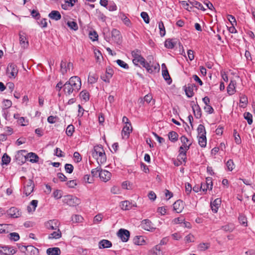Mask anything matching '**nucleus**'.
I'll list each match as a JSON object with an SVG mask.
<instances>
[{"mask_svg": "<svg viewBox=\"0 0 255 255\" xmlns=\"http://www.w3.org/2000/svg\"><path fill=\"white\" fill-rule=\"evenodd\" d=\"M83 220V217L79 215H75L72 217V221L74 223L82 222Z\"/></svg>", "mask_w": 255, "mask_h": 255, "instance_id": "603ef678", "label": "nucleus"}, {"mask_svg": "<svg viewBox=\"0 0 255 255\" xmlns=\"http://www.w3.org/2000/svg\"><path fill=\"white\" fill-rule=\"evenodd\" d=\"M162 252L160 249V246L156 245L149 252V255H162Z\"/></svg>", "mask_w": 255, "mask_h": 255, "instance_id": "cd10ccee", "label": "nucleus"}, {"mask_svg": "<svg viewBox=\"0 0 255 255\" xmlns=\"http://www.w3.org/2000/svg\"><path fill=\"white\" fill-rule=\"evenodd\" d=\"M234 136L235 137V142L238 144H240L241 143V139L239 134L237 133V131L236 129L234 130Z\"/></svg>", "mask_w": 255, "mask_h": 255, "instance_id": "bf43d9fd", "label": "nucleus"}, {"mask_svg": "<svg viewBox=\"0 0 255 255\" xmlns=\"http://www.w3.org/2000/svg\"><path fill=\"white\" fill-rule=\"evenodd\" d=\"M119 17L121 18L124 23L128 27H131L132 24L129 19L123 12H120L119 14Z\"/></svg>", "mask_w": 255, "mask_h": 255, "instance_id": "6ab92c4d", "label": "nucleus"}, {"mask_svg": "<svg viewBox=\"0 0 255 255\" xmlns=\"http://www.w3.org/2000/svg\"><path fill=\"white\" fill-rule=\"evenodd\" d=\"M31 15L32 17L36 19H39L40 18V14L39 12L36 10L33 9L31 11Z\"/></svg>", "mask_w": 255, "mask_h": 255, "instance_id": "69168bd1", "label": "nucleus"}, {"mask_svg": "<svg viewBox=\"0 0 255 255\" xmlns=\"http://www.w3.org/2000/svg\"><path fill=\"white\" fill-rule=\"evenodd\" d=\"M122 210H128L131 209L132 205L131 203L128 201H124L121 203L120 205Z\"/></svg>", "mask_w": 255, "mask_h": 255, "instance_id": "c756f323", "label": "nucleus"}, {"mask_svg": "<svg viewBox=\"0 0 255 255\" xmlns=\"http://www.w3.org/2000/svg\"><path fill=\"white\" fill-rule=\"evenodd\" d=\"M180 140L181 142L182 143V146H184L186 150H188L190 148L191 143H190L189 145H187L186 143L189 141L188 139L185 135H182L180 137Z\"/></svg>", "mask_w": 255, "mask_h": 255, "instance_id": "e433bc0d", "label": "nucleus"}, {"mask_svg": "<svg viewBox=\"0 0 255 255\" xmlns=\"http://www.w3.org/2000/svg\"><path fill=\"white\" fill-rule=\"evenodd\" d=\"M240 223L244 226H247V220L245 216L240 215L238 218Z\"/></svg>", "mask_w": 255, "mask_h": 255, "instance_id": "8fccbe9b", "label": "nucleus"}, {"mask_svg": "<svg viewBox=\"0 0 255 255\" xmlns=\"http://www.w3.org/2000/svg\"><path fill=\"white\" fill-rule=\"evenodd\" d=\"M113 40L117 44L122 41V36L120 31L117 29H113L111 32Z\"/></svg>", "mask_w": 255, "mask_h": 255, "instance_id": "ddd939ff", "label": "nucleus"}, {"mask_svg": "<svg viewBox=\"0 0 255 255\" xmlns=\"http://www.w3.org/2000/svg\"><path fill=\"white\" fill-rule=\"evenodd\" d=\"M222 229L226 232H232L235 229V226L233 224H228L222 227Z\"/></svg>", "mask_w": 255, "mask_h": 255, "instance_id": "72a5a7b5", "label": "nucleus"}, {"mask_svg": "<svg viewBox=\"0 0 255 255\" xmlns=\"http://www.w3.org/2000/svg\"><path fill=\"white\" fill-rule=\"evenodd\" d=\"M143 241V240L142 238V237H138L136 236L134 239H133V243L134 244L137 245H141L142 243L141 242Z\"/></svg>", "mask_w": 255, "mask_h": 255, "instance_id": "774afa93", "label": "nucleus"}, {"mask_svg": "<svg viewBox=\"0 0 255 255\" xmlns=\"http://www.w3.org/2000/svg\"><path fill=\"white\" fill-rule=\"evenodd\" d=\"M227 18L228 20L230 22L232 25H237L236 20L235 19V17L233 15L228 14L227 15Z\"/></svg>", "mask_w": 255, "mask_h": 255, "instance_id": "338daca9", "label": "nucleus"}, {"mask_svg": "<svg viewBox=\"0 0 255 255\" xmlns=\"http://www.w3.org/2000/svg\"><path fill=\"white\" fill-rule=\"evenodd\" d=\"M197 132H198V135H206V130L205 127L202 125L200 124L198 126V127L197 128Z\"/></svg>", "mask_w": 255, "mask_h": 255, "instance_id": "a19ab883", "label": "nucleus"}, {"mask_svg": "<svg viewBox=\"0 0 255 255\" xmlns=\"http://www.w3.org/2000/svg\"><path fill=\"white\" fill-rule=\"evenodd\" d=\"M34 188V183L32 179H28L24 185L23 193L26 196H29L33 191Z\"/></svg>", "mask_w": 255, "mask_h": 255, "instance_id": "39448f33", "label": "nucleus"}, {"mask_svg": "<svg viewBox=\"0 0 255 255\" xmlns=\"http://www.w3.org/2000/svg\"><path fill=\"white\" fill-rule=\"evenodd\" d=\"M48 16L52 19L58 20L61 18L60 13L57 10H52L49 13Z\"/></svg>", "mask_w": 255, "mask_h": 255, "instance_id": "a878e982", "label": "nucleus"}, {"mask_svg": "<svg viewBox=\"0 0 255 255\" xmlns=\"http://www.w3.org/2000/svg\"><path fill=\"white\" fill-rule=\"evenodd\" d=\"M158 28L160 30V34L161 36H164L165 34V29L164 26V24L162 21L159 22Z\"/></svg>", "mask_w": 255, "mask_h": 255, "instance_id": "a18cd8bd", "label": "nucleus"}, {"mask_svg": "<svg viewBox=\"0 0 255 255\" xmlns=\"http://www.w3.org/2000/svg\"><path fill=\"white\" fill-rule=\"evenodd\" d=\"M190 4L193 7H195L198 9H201L203 11L205 10V8L203 7V5L197 1H189Z\"/></svg>", "mask_w": 255, "mask_h": 255, "instance_id": "f704fd0d", "label": "nucleus"}, {"mask_svg": "<svg viewBox=\"0 0 255 255\" xmlns=\"http://www.w3.org/2000/svg\"><path fill=\"white\" fill-rule=\"evenodd\" d=\"M116 62L118 65L124 69H128L129 68L128 64L122 60L118 59Z\"/></svg>", "mask_w": 255, "mask_h": 255, "instance_id": "09e8293b", "label": "nucleus"}, {"mask_svg": "<svg viewBox=\"0 0 255 255\" xmlns=\"http://www.w3.org/2000/svg\"><path fill=\"white\" fill-rule=\"evenodd\" d=\"M8 226L7 224H0V233H8Z\"/></svg>", "mask_w": 255, "mask_h": 255, "instance_id": "de8ad7c7", "label": "nucleus"}, {"mask_svg": "<svg viewBox=\"0 0 255 255\" xmlns=\"http://www.w3.org/2000/svg\"><path fill=\"white\" fill-rule=\"evenodd\" d=\"M46 253L48 255H60L61 251L57 247L50 248L47 249Z\"/></svg>", "mask_w": 255, "mask_h": 255, "instance_id": "5701e85b", "label": "nucleus"}, {"mask_svg": "<svg viewBox=\"0 0 255 255\" xmlns=\"http://www.w3.org/2000/svg\"><path fill=\"white\" fill-rule=\"evenodd\" d=\"M244 118L247 121L249 125L253 123V116L249 112H246L244 114Z\"/></svg>", "mask_w": 255, "mask_h": 255, "instance_id": "79ce46f5", "label": "nucleus"}, {"mask_svg": "<svg viewBox=\"0 0 255 255\" xmlns=\"http://www.w3.org/2000/svg\"><path fill=\"white\" fill-rule=\"evenodd\" d=\"M67 25L71 29L77 30L78 29L77 23L74 21H68Z\"/></svg>", "mask_w": 255, "mask_h": 255, "instance_id": "3c124183", "label": "nucleus"}, {"mask_svg": "<svg viewBox=\"0 0 255 255\" xmlns=\"http://www.w3.org/2000/svg\"><path fill=\"white\" fill-rule=\"evenodd\" d=\"M141 226L142 229L148 231L152 232L155 230V228L153 226V224L147 219L142 221Z\"/></svg>", "mask_w": 255, "mask_h": 255, "instance_id": "9d476101", "label": "nucleus"}, {"mask_svg": "<svg viewBox=\"0 0 255 255\" xmlns=\"http://www.w3.org/2000/svg\"><path fill=\"white\" fill-rule=\"evenodd\" d=\"M11 158L6 153H4L1 158L2 164L7 165L10 162Z\"/></svg>", "mask_w": 255, "mask_h": 255, "instance_id": "37998d69", "label": "nucleus"}, {"mask_svg": "<svg viewBox=\"0 0 255 255\" xmlns=\"http://www.w3.org/2000/svg\"><path fill=\"white\" fill-rule=\"evenodd\" d=\"M236 82L235 81L231 80L229 85L227 87V92L230 95H233L235 92V85Z\"/></svg>", "mask_w": 255, "mask_h": 255, "instance_id": "393cba45", "label": "nucleus"}, {"mask_svg": "<svg viewBox=\"0 0 255 255\" xmlns=\"http://www.w3.org/2000/svg\"><path fill=\"white\" fill-rule=\"evenodd\" d=\"M198 143L202 147H205L206 146L207 139L206 135H198Z\"/></svg>", "mask_w": 255, "mask_h": 255, "instance_id": "473e14b6", "label": "nucleus"}, {"mask_svg": "<svg viewBox=\"0 0 255 255\" xmlns=\"http://www.w3.org/2000/svg\"><path fill=\"white\" fill-rule=\"evenodd\" d=\"M89 37L93 41L98 40V35L95 31H90L89 33Z\"/></svg>", "mask_w": 255, "mask_h": 255, "instance_id": "6e6d98bb", "label": "nucleus"}, {"mask_svg": "<svg viewBox=\"0 0 255 255\" xmlns=\"http://www.w3.org/2000/svg\"><path fill=\"white\" fill-rule=\"evenodd\" d=\"M221 202V199L219 198H217L213 202L211 203V208L214 213H216L218 212V210L220 206Z\"/></svg>", "mask_w": 255, "mask_h": 255, "instance_id": "f3484780", "label": "nucleus"}, {"mask_svg": "<svg viewBox=\"0 0 255 255\" xmlns=\"http://www.w3.org/2000/svg\"><path fill=\"white\" fill-rule=\"evenodd\" d=\"M106 73V79H104V76H101V78L102 80H103L105 82L109 83L110 79L111 78H112V77L114 74V71L112 68H111L110 67H109L107 68Z\"/></svg>", "mask_w": 255, "mask_h": 255, "instance_id": "dca6fc26", "label": "nucleus"}, {"mask_svg": "<svg viewBox=\"0 0 255 255\" xmlns=\"http://www.w3.org/2000/svg\"><path fill=\"white\" fill-rule=\"evenodd\" d=\"M162 76L165 80L166 81L168 84H170L171 83L172 80L166 68L165 70L162 71Z\"/></svg>", "mask_w": 255, "mask_h": 255, "instance_id": "4c0bfd02", "label": "nucleus"}, {"mask_svg": "<svg viewBox=\"0 0 255 255\" xmlns=\"http://www.w3.org/2000/svg\"><path fill=\"white\" fill-rule=\"evenodd\" d=\"M176 44V42L175 41H174L173 39H168L165 40L164 42V46L167 48L173 49L174 47Z\"/></svg>", "mask_w": 255, "mask_h": 255, "instance_id": "2f4dec72", "label": "nucleus"}, {"mask_svg": "<svg viewBox=\"0 0 255 255\" xmlns=\"http://www.w3.org/2000/svg\"><path fill=\"white\" fill-rule=\"evenodd\" d=\"M140 16L146 23H149V18L147 12L144 11L141 12L140 13Z\"/></svg>", "mask_w": 255, "mask_h": 255, "instance_id": "5fc2aeb1", "label": "nucleus"}, {"mask_svg": "<svg viewBox=\"0 0 255 255\" xmlns=\"http://www.w3.org/2000/svg\"><path fill=\"white\" fill-rule=\"evenodd\" d=\"M7 213L10 217L13 218H18L21 215V212L20 211V210L14 207H11L9 210H7Z\"/></svg>", "mask_w": 255, "mask_h": 255, "instance_id": "1a4fd4ad", "label": "nucleus"}, {"mask_svg": "<svg viewBox=\"0 0 255 255\" xmlns=\"http://www.w3.org/2000/svg\"><path fill=\"white\" fill-rule=\"evenodd\" d=\"M80 97L85 102L89 100V93L86 90L82 91L80 93Z\"/></svg>", "mask_w": 255, "mask_h": 255, "instance_id": "ea45409f", "label": "nucleus"}, {"mask_svg": "<svg viewBox=\"0 0 255 255\" xmlns=\"http://www.w3.org/2000/svg\"><path fill=\"white\" fill-rule=\"evenodd\" d=\"M92 155L93 158L97 159L99 165L106 161V155L104 149L101 145L94 146L92 152Z\"/></svg>", "mask_w": 255, "mask_h": 255, "instance_id": "f257e3e1", "label": "nucleus"}, {"mask_svg": "<svg viewBox=\"0 0 255 255\" xmlns=\"http://www.w3.org/2000/svg\"><path fill=\"white\" fill-rule=\"evenodd\" d=\"M174 210L177 213H181L184 209V203L181 200H178L173 205Z\"/></svg>", "mask_w": 255, "mask_h": 255, "instance_id": "2eb2a0df", "label": "nucleus"}, {"mask_svg": "<svg viewBox=\"0 0 255 255\" xmlns=\"http://www.w3.org/2000/svg\"><path fill=\"white\" fill-rule=\"evenodd\" d=\"M9 239L13 241H17L19 240L20 237L18 233L15 232H13L10 233L9 235Z\"/></svg>", "mask_w": 255, "mask_h": 255, "instance_id": "c03bdc74", "label": "nucleus"}, {"mask_svg": "<svg viewBox=\"0 0 255 255\" xmlns=\"http://www.w3.org/2000/svg\"><path fill=\"white\" fill-rule=\"evenodd\" d=\"M118 236L121 238L123 242H127L129 239L130 233L127 230L121 229L118 232Z\"/></svg>", "mask_w": 255, "mask_h": 255, "instance_id": "0eeeda50", "label": "nucleus"}, {"mask_svg": "<svg viewBox=\"0 0 255 255\" xmlns=\"http://www.w3.org/2000/svg\"><path fill=\"white\" fill-rule=\"evenodd\" d=\"M6 73H9L11 77L15 78L18 73L17 66L13 63L9 64L7 67Z\"/></svg>", "mask_w": 255, "mask_h": 255, "instance_id": "6e6552de", "label": "nucleus"}, {"mask_svg": "<svg viewBox=\"0 0 255 255\" xmlns=\"http://www.w3.org/2000/svg\"><path fill=\"white\" fill-rule=\"evenodd\" d=\"M192 108L193 111L194 116L197 119H200L202 116L201 110L198 104L192 105Z\"/></svg>", "mask_w": 255, "mask_h": 255, "instance_id": "a211bd4d", "label": "nucleus"}, {"mask_svg": "<svg viewBox=\"0 0 255 255\" xmlns=\"http://www.w3.org/2000/svg\"><path fill=\"white\" fill-rule=\"evenodd\" d=\"M62 236V234L59 229H58L57 231H54L51 234L49 235V239H58Z\"/></svg>", "mask_w": 255, "mask_h": 255, "instance_id": "7c9ffc66", "label": "nucleus"}, {"mask_svg": "<svg viewBox=\"0 0 255 255\" xmlns=\"http://www.w3.org/2000/svg\"><path fill=\"white\" fill-rule=\"evenodd\" d=\"M112 246L111 242L107 240H102L99 243L100 249L109 248Z\"/></svg>", "mask_w": 255, "mask_h": 255, "instance_id": "b1692460", "label": "nucleus"}, {"mask_svg": "<svg viewBox=\"0 0 255 255\" xmlns=\"http://www.w3.org/2000/svg\"><path fill=\"white\" fill-rule=\"evenodd\" d=\"M98 76L96 74H93V75H89L88 77V81L91 83H95L98 80Z\"/></svg>", "mask_w": 255, "mask_h": 255, "instance_id": "4d7b16f0", "label": "nucleus"}, {"mask_svg": "<svg viewBox=\"0 0 255 255\" xmlns=\"http://www.w3.org/2000/svg\"><path fill=\"white\" fill-rule=\"evenodd\" d=\"M60 71L62 74H64L67 72L66 63L63 61L61 62Z\"/></svg>", "mask_w": 255, "mask_h": 255, "instance_id": "e2e57ef3", "label": "nucleus"}, {"mask_svg": "<svg viewBox=\"0 0 255 255\" xmlns=\"http://www.w3.org/2000/svg\"><path fill=\"white\" fill-rule=\"evenodd\" d=\"M205 183L207 184V185H206L207 188H208L209 190L212 189L213 184H212V178L207 177L206 178V183Z\"/></svg>", "mask_w": 255, "mask_h": 255, "instance_id": "0e129e2a", "label": "nucleus"}, {"mask_svg": "<svg viewBox=\"0 0 255 255\" xmlns=\"http://www.w3.org/2000/svg\"><path fill=\"white\" fill-rule=\"evenodd\" d=\"M19 43L21 46L23 48H27L28 46V41L27 40L25 36L24 35V33L21 34L19 33Z\"/></svg>", "mask_w": 255, "mask_h": 255, "instance_id": "aec40b11", "label": "nucleus"}, {"mask_svg": "<svg viewBox=\"0 0 255 255\" xmlns=\"http://www.w3.org/2000/svg\"><path fill=\"white\" fill-rule=\"evenodd\" d=\"M184 88L186 95L189 98H191L194 96V89L195 88L196 90L197 89V87L195 84H188L187 86H185Z\"/></svg>", "mask_w": 255, "mask_h": 255, "instance_id": "f8f14e48", "label": "nucleus"}, {"mask_svg": "<svg viewBox=\"0 0 255 255\" xmlns=\"http://www.w3.org/2000/svg\"><path fill=\"white\" fill-rule=\"evenodd\" d=\"M27 249L26 252L27 254H29V255H38L39 253L38 249L33 246H27Z\"/></svg>", "mask_w": 255, "mask_h": 255, "instance_id": "c85d7f7f", "label": "nucleus"}, {"mask_svg": "<svg viewBox=\"0 0 255 255\" xmlns=\"http://www.w3.org/2000/svg\"><path fill=\"white\" fill-rule=\"evenodd\" d=\"M63 202L70 206L74 207L79 205L81 201L79 198L76 196L68 195L64 196Z\"/></svg>", "mask_w": 255, "mask_h": 255, "instance_id": "f03ea898", "label": "nucleus"}, {"mask_svg": "<svg viewBox=\"0 0 255 255\" xmlns=\"http://www.w3.org/2000/svg\"><path fill=\"white\" fill-rule=\"evenodd\" d=\"M107 8L110 11H115L117 9V6L115 2L111 1L108 4Z\"/></svg>", "mask_w": 255, "mask_h": 255, "instance_id": "052dcab7", "label": "nucleus"}, {"mask_svg": "<svg viewBox=\"0 0 255 255\" xmlns=\"http://www.w3.org/2000/svg\"><path fill=\"white\" fill-rule=\"evenodd\" d=\"M112 174L106 170H102L99 173V176L103 182H106L111 178Z\"/></svg>", "mask_w": 255, "mask_h": 255, "instance_id": "9b49d317", "label": "nucleus"}, {"mask_svg": "<svg viewBox=\"0 0 255 255\" xmlns=\"http://www.w3.org/2000/svg\"><path fill=\"white\" fill-rule=\"evenodd\" d=\"M226 166L229 171H232L235 168V164L232 159H229L226 163Z\"/></svg>", "mask_w": 255, "mask_h": 255, "instance_id": "864d4df0", "label": "nucleus"}, {"mask_svg": "<svg viewBox=\"0 0 255 255\" xmlns=\"http://www.w3.org/2000/svg\"><path fill=\"white\" fill-rule=\"evenodd\" d=\"M178 135L175 131H171L168 133V137L169 140L172 142H175L178 139Z\"/></svg>", "mask_w": 255, "mask_h": 255, "instance_id": "c9c22d12", "label": "nucleus"}, {"mask_svg": "<svg viewBox=\"0 0 255 255\" xmlns=\"http://www.w3.org/2000/svg\"><path fill=\"white\" fill-rule=\"evenodd\" d=\"M74 127L72 125H69L66 130L67 135L69 136H71L73 135V132L74 131Z\"/></svg>", "mask_w": 255, "mask_h": 255, "instance_id": "49530a36", "label": "nucleus"}, {"mask_svg": "<svg viewBox=\"0 0 255 255\" xmlns=\"http://www.w3.org/2000/svg\"><path fill=\"white\" fill-rule=\"evenodd\" d=\"M132 131V127L131 124L126 125L122 130V134L123 135L126 136L128 137L130 133Z\"/></svg>", "mask_w": 255, "mask_h": 255, "instance_id": "412c9836", "label": "nucleus"}, {"mask_svg": "<svg viewBox=\"0 0 255 255\" xmlns=\"http://www.w3.org/2000/svg\"><path fill=\"white\" fill-rule=\"evenodd\" d=\"M17 250L14 249L12 247L5 246H0V254L3 255H13L15 254Z\"/></svg>", "mask_w": 255, "mask_h": 255, "instance_id": "423d86ee", "label": "nucleus"}, {"mask_svg": "<svg viewBox=\"0 0 255 255\" xmlns=\"http://www.w3.org/2000/svg\"><path fill=\"white\" fill-rule=\"evenodd\" d=\"M131 56L133 57L132 62L135 65L137 66L138 63H143L144 58L141 56L139 50L135 49L132 51Z\"/></svg>", "mask_w": 255, "mask_h": 255, "instance_id": "20e7f679", "label": "nucleus"}, {"mask_svg": "<svg viewBox=\"0 0 255 255\" xmlns=\"http://www.w3.org/2000/svg\"><path fill=\"white\" fill-rule=\"evenodd\" d=\"M67 82L71 85L76 93L78 92L81 87V79L78 76H73Z\"/></svg>", "mask_w": 255, "mask_h": 255, "instance_id": "7ed1b4c3", "label": "nucleus"}, {"mask_svg": "<svg viewBox=\"0 0 255 255\" xmlns=\"http://www.w3.org/2000/svg\"><path fill=\"white\" fill-rule=\"evenodd\" d=\"M140 64L146 69V70L148 73H151L153 72V70L152 68V66H150L149 63L146 62L145 59L143 63H140Z\"/></svg>", "mask_w": 255, "mask_h": 255, "instance_id": "58836bf2", "label": "nucleus"}, {"mask_svg": "<svg viewBox=\"0 0 255 255\" xmlns=\"http://www.w3.org/2000/svg\"><path fill=\"white\" fill-rule=\"evenodd\" d=\"M186 154H179L177 156V159L178 160V162H180V164H182V162H186Z\"/></svg>", "mask_w": 255, "mask_h": 255, "instance_id": "680f3d73", "label": "nucleus"}, {"mask_svg": "<svg viewBox=\"0 0 255 255\" xmlns=\"http://www.w3.org/2000/svg\"><path fill=\"white\" fill-rule=\"evenodd\" d=\"M63 90L66 95H70L73 93H75V90L67 82L63 85Z\"/></svg>", "mask_w": 255, "mask_h": 255, "instance_id": "4be33fe9", "label": "nucleus"}, {"mask_svg": "<svg viewBox=\"0 0 255 255\" xmlns=\"http://www.w3.org/2000/svg\"><path fill=\"white\" fill-rule=\"evenodd\" d=\"M65 169L67 173L70 174L73 171L74 167L71 164L67 163L65 165Z\"/></svg>", "mask_w": 255, "mask_h": 255, "instance_id": "13d9d810", "label": "nucleus"}, {"mask_svg": "<svg viewBox=\"0 0 255 255\" xmlns=\"http://www.w3.org/2000/svg\"><path fill=\"white\" fill-rule=\"evenodd\" d=\"M59 224L57 220H51L45 223V227L49 230H56Z\"/></svg>", "mask_w": 255, "mask_h": 255, "instance_id": "4468645a", "label": "nucleus"}, {"mask_svg": "<svg viewBox=\"0 0 255 255\" xmlns=\"http://www.w3.org/2000/svg\"><path fill=\"white\" fill-rule=\"evenodd\" d=\"M27 158H30L29 161L32 163H37L38 162V156L33 152H29L27 154Z\"/></svg>", "mask_w": 255, "mask_h": 255, "instance_id": "bb28decb", "label": "nucleus"}]
</instances>
